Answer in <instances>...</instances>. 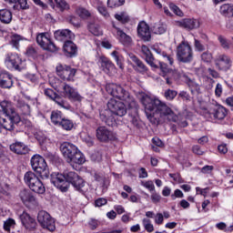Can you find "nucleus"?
I'll use <instances>...</instances> for the list:
<instances>
[{"instance_id":"obj_1","label":"nucleus","mask_w":233,"mask_h":233,"mask_svg":"<svg viewBox=\"0 0 233 233\" xmlns=\"http://www.w3.org/2000/svg\"><path fill=\"white\" fill-rule=\"evenodd\" d=\"M140 101L145 108L147 117L152 125H158L159 117H167V116H169L171 120L176 121L172 108L159 98H152L148 95H142Z\"/></svg>"},{"instance_id":"obj_2","label":"nucleus","mask_w":233,"mask_h":233,"mask_svg":"<svg viewBox=\"0 0 233 233\" xmlns=\"http://www.w3.org/2000/svg\"><path fill=\"white\" fill-rule=\"evenodd\" d=\"M51 183L61 192H67L70 184L80 194L86 192L85 180L75 171H65L63 174L53 173L51 174Z\"/></svg>"},{"instance_id":"obj_3","label":"nucleus","mask_w":233,"mask_h":233,"mask_svg":"<svg viewBox=\"0 0 233 233\" xmlns=\"http://www.w3.org/2000/svg\"><path fill=\"white\" fill-rule=\"evenodd\" d=\"M60 151L66 157L67 163H73L75 165H83L86 160L85 155L80 152L79 148L76 145L70 142H63L60 145Z\"/></svg>"},{"instance_id":"obj_4","label":"nucleus","mask_w":233,"mask_h":233,"mask_svg":"<svg viewBox=\"0 0 233 233\" xmlns=\"http://www.w3.org/2000/svg\"><path fill=\"white\" fill-rule=\"evenodd\" d=\"M106 90L107 94H109L113 97H116V99L127 103L128 106H136V100L134 99V96H132L130 95V92L125 89V87H123L121 85L114 83L106 84Z\"/></svg>"},{"instance_id":"obj_5","label":"nucleus","mask_w":233,"mask_h":233,"mask_svg":"<svg viewBox=\"0 0 233 233\" xmlns=\"http://www.w3.org/2000/svg\"><path fill=\"white\" fill-rule=\"evenodd\" d=\"M31 167L34 172H35L41 179H48V177H50V170L48 169L46 160L40 155L32 157Z\"/></svg>"},{"instance_id":"obj_6","label":"nucleus","mask_w":233,"mask_h":233,"mask_svg":"<svg viewBox=\"0 0 233 233\" xmlns=\"http://www.w3.org/2000/svg\"><path fill=\"white\" fill-rule=\"evenodd\" d=\"M24 181L28 188H30V190L35 194H45V192H46L45 184H43V181H41L39 177L33 171H27L24 175Z\"/></svg>"},{"instance_id":"obj_7","label":"nucleus","mask_w":233,"mask_h":233,"mask_svg":"<svg viewBox=\"0 0 233 233\" xmlns=\"http://www.w3.org/2000/svg\"><path fill=\"white\" fill-rule=\"evenodd\" d=\"M53 88H55L58 94H62L64 97H66L70 101H81L83 99L81 95H79L74 87L65 82L58 80V85L54 86Z\"/></svg>"},{"instance_id":"obj_8","label":"nucleus","mask_w":233,"mask_h":233,"mask_svg":"<svg viewBox=\"0 0 233 233\" xmlns=\"http://www.w3.org/2000/svg\"><path fill=\"white\" fill-rule=\"evenodd\" d=\"M177 59L179 63H192L194 51L188 42L182 41L177 47Z\"/></svg>"},{"instance_id":"obj_9","label":"nucleus","mask_w":233,"mask_h":233,"mask_svg":"<svg viewBox=\"0 0 233 233\" xmlns=\"http://www.w3.org/2000/svg\"><path fill=\"white\" fill-rule=\"evenodd\" d=\"M21 123V116L19 113L13 115H4V116H0V125L2 128L5 130H8L12 132V130H15V127Z\"/></svg>"},{"instance_id":"obj_10","label":"nucleus","mask_w":233,"mask_h":233,"mask_svg":"<svg viewBox=\"0 0 233 233\" xmlns=\"http://www.w3.org/2000/svg\"><path fill=\"white\" fill-rule=\"evenodd\" d=\"M37 221L42 228H46L49 232H54V230H56V221H54V218H52L50 214L45 210L38 212Z\"/></svg>"},{"instance_id":"obj_11","label":"nucleus","mask_w":233,"mask_h":233,"mask_svg":"<svg viewBox=\"0 0 233 233\" xmlns=\"http://www.w3.org/2000/svg\"><path fill=\"white\" fill-rule=\"evenodd\" d=\"M36 43L43 48L44 50H47V52H57V46L50 40L48 35L46 33H41L36 36Z\"/></svg>"},{"instance_id":"obj_12","label":"nucleus","mask_w":233,"mask_h":233,"mask_svg":"<svg viewBox=\"0 0 233 233\" xmlns=\"http://www.w3.org/2000/svg\"><path fill=\"white\" fill-rule=\"evenodd\" d=\"M107 108L113 112L115 116H119V117L127 116V106H125V103L116 100L115 98L109 99Z\"/></svg>"},{"instance_id":"obj_13","label":"nucleus","mask_w":233,"mask_h":233,"mask_svg":"<svg viewBox=\"0 0 233 233\" xmlns=\"http://www.w3.org/2000/svg\"><path fill=\"white\" fill-rule=\"evenodd\" d=\"M76 72L77 69L72 68L70 66L58 65L56 66L57 76L66 81H74Z\"/></svg>"},{"instance_id":"obj_14","label":"nucleus","mask_w":233,"mask_h":233,"mask_svg":"<svg viewBox=\"0 0 233 233\" xmlns=\"http://www.w3.org/2000/svg\"><path fill=\"white\" fill-rule=\"evenodd\" d=\"M19 219L22 223V226L28 232H35V230H37V221H35V218L30 216V214H28L26 211H24L19 216Z\"/></svg>"},{"instance_id":"obj_15","label":"nucleus","mask_w":233,"mask_h":233,"mask_svg":"<svg viewBox=\"0 0 233 233\" xmlns=\"http://www.w3.org/2000/svg\"><path fill=\"white\" fill-rule=\"evenodd\" d=\"M96 139L101 143H108L116 139V135L106 127H99L96 128Z\"/></svg>"},{"instance_id":"obj_16","label":"nucleus","mask_w":233,"mask_h":233,"mask_svg":"<svg viewBox=\"0 0 233 233\" xmlns=\"http://www.w3.org/2000/svg\"><path fill=\"white\" fill-rule=\"evenodd\" d=\"M208 114H209V116H213L215 119L221 121L227 117L228 110L221 105H212L209 106Z\"/></svg>"},{"instance_id":"obj_17","label":"nucleus","mask_w":233,"mask_h":233,"mask_svg":"<svg viewBox=\"0 0 233 233\" xmlns=\"http://www.w3.org/2000/svg\"><path fill=\"white\" fill-rule=\"evenodd\" d=\"M5 63H7L11 68H15V70H18L19 72L23 70V59H21V56L17 54H7Z\"/></svg>"},{"instance_id":"obj_18","label":"nucleus","mask_w":233,"mask_h":233,"mask_svg":"<svg viewBox=\"0 0 233 233\" xmlns=\"http://www.w3.org/2000/svg\"><path fill=\"white\" fill-rule=\"evenodd\" d=\"M215 66L218 70L227 72L228 70H230V66H232V60L230 59V56L227 55H220L216 58Z\"/></svg>"},{"instance_id":"obj_19","label":"nucleus","mask_w":233,"mask_h":233,"mask_svg":"<svg viewBox=\"0 0 233 233\" xmlns=\"http://www.w3.org/2000/svg\"><path fill=\"white\" fill-rule=\"evenodd\" d=\"M129 121L131 125L137 129L141 128V120L137 112V103L135 102V106H129Z\"/></svg>"},{"instance_id":"obj_20","label":"nucleus","mask_w":233,"mask_h":233,"mask_svg":"<svg viewBox=\"0 0 233 233\" xmlns=\"http://www.w3.org/2000/svg\"><path fill=\"white\" fill-rule=\"evenodd\" d=\"M141 52L145 61L147 63V65H149V66H151V68H159V66H157V60H156L148 46H142Z\"/></svg>"},{"instance_id":"obj_21","label":"nucleus","mask_w":233,"mask_h":233,"mask_svg":"<svg viewBox=\"0 0 233 233\" xmlns=\"http://www.w3.org/2000/svg\"><path fill=\"white\" fill-rule=\"evenodd\" d=\"M177 26L180 28H185L186 30H196L199 28V20L195 18H184L177 22Z\"/></svg>"},{"instance_id":"obj_22","label":"nucleus","mask_w":233,"mask_h":233,"mask_svg":"<svg viewBox=\"0 0 233 233\" xmlns=\"http://www.w3.org/2000/svg\"><path fill=\"white\" fill-rule=\"evenodd\" d=\"M113 112L107 107V109H104L100 111V119L107 125V127L116 126V116Z\"/></svg>"},{"instance_id":"obj_23","label":"nucleus","mask_w":233,"mask_h":233,"mask_svg":"<svg viewBox=\"0 0 233 233\" xmlns=\"http://www.w3.org/2000/svg\"><path fill=\"white\" fill-rule=\"evenodd\" d=\"M129 58L135 64L133 68L136 70V72L142 75L148 74V67L145 65V63H143V61H141V59L136 56V55L132 53L129 54Z\"/></svg>"},{"instance_id":"obj_24","label":"nucleus","mask_w":233,"mask_h":233,"mask_svg":"<svg viewBox=\"0 0 233 233\" xmlns=\"http://www.w3.org/2000/svg\"><path fill=\"white\" fill-rule=\"evenodd\" d=\"M98 63L103 72H105V74L110 75L116 72V66L107 57L100 56Z\"/></svg>"},{"instance_id":"obj_25","label":"nucleus","mask_w":233,"mask_h":233,"mask_svg":"<svg viewBox=\"0 0 233 233\" xmlns=\"http://www.w3.org/2000/svg\"><path fill=\"white\" fill-rule=\"evenodd\" d=\"M11 152L16 154L17 156H25L30 152L28 146L25 145L23 142H15L9 146Z\"/></svg>"},{"instance_id":"obj_26","label":"nucleus","mask_w":233,"mask_h":233,"mask_svg":"<svg viewBox=\"0 0 233 233\" xmlns=\"http://www.w3.org/2000/svg\"><path fill=\"white\" fill-rule=\"evenodd\" d=\"M137 35L143 41H150L152 35H150V27L146 22H140L137 25Z\"/></svg>"},{"instance_id":"obj_27","label":"nucleus","mask_w":233,"mask_h":233,"mask_svg":"<svg viewBox=\"0 0 233 233\" xmlns=\"http://www.w3.org/2000/svg\"><path fill=\"white\" fill-rule=\"evenodd\" d=\"M63 50L66 57H76L77 56V46L72 40H66L64 43Z\"/></svg>"},{"instance_id":"obj_28","label":"nucleus","mask_w":233,"mask_h":233,"mask_svg":"<svg viewBox=\"0 0 233 233\" xmlns=\"http://www.w3.org/2000/svg\"><path fill=\"white\" fill-rule=\"evenodd\" d=\"M56 41H69L68 39H74L75 35L69 29H59L54 33Z\"/></svg>"},{"instance_id":"obj_29","label":"nucleus","mask_w":233,"mask_h":233,"mask_svg":"<svg viewBox=\"0 0 233 233\" xmlns=\"http://www.w3.org/2000/svg\"><path fill=\"white\" fill-rule=\"evenodd\" d=\"M186 85H187L188 88L190 89L191 94H200L201 88L199 85L196 83V80L192 79L188 75L183 73L182 76Z\"/></svg>"},{"instance_id":"obj_30","label":"nucleus","mask_w":233,"mask_h":233,"mask_svg":"<svg viewBox=\"0 0 233 233\" xmlns=\"http://www.w3.org/2000/svg\"><path fill=\"white\" fill-rule=\"evenodd\" d=\"M19 198L25 204L32 203L33 205H37V199L30 189H22L19 193Z\"/></svg>"},{"instance_id":"obj_31","label":"nucleus","mask_w":233,"mask_h":233,"mask_svg":"<svg viewBox=\"0 0 233 233\" xmlns=\"http://www.w3.org/2000/svg\"><path fill=\"white\" fill-rule=\"evenodd\" d=\"M0 106L3 110L4 116L18 114L17 111H15V107L14 106V104H12V102L8 100L1 101Z\"/></svg>"},{"instance_id":"obj_32","label":"nucleus","mask_w":233,"mask_h":233,"mask_svg":"<svg viewBox=\"0 0 233 233\" xmlns=\"http://www.w3.org/2000/svg\"><path fill=\"white\" fill-rule=\"evenodd\" d=\"M14 86V80H12V76L7 73L0 74V86L1 88H10Z\"/></svg>"},{"instance_id":"obj_33","label":"nucleus","mask_w":233,"mask_h":233,"mask_svg":"<svg viewBox=\"0 0 233 233\" xmlns=\"http://www.w3.org/2000/svg\"><path fill=\"white\" fill-rule=\"evenodd\" d=\"M116 29L118 39L120 43H122V45L128 46L132 44V37H130V35H127V33L123 32V30H121L120 28L116 27Z\"/></svg>"},{"instance_id":"obj_34","label":"nucleus","mask_w":233,"mask_h":233,"mask_svg":"<svg viewBox=\"0 0 233 233\" xmlns=\"http://www.w3.org/2000/svg\"><path fill=\"white\" fill-rule=\"evenodd\" d=\"M153 50L156 52V54L164 57V59H166V61H167L171 66L174 65V56L172 55H167L165 50L157 46H154Z\"/></svg>"},{"instance_id":"obj_35","label":"nucleus","mask_w":233,"mask_h":233,"mask_svg":"<svg viewBox=\"0 0 233 233\" xmlns=\"http://www.w3.org/2000/svg\"><path fill=\"white\" fill-rule=\"evenodd\" d=\"M0 21L4 25H10V23H12V11L8 9H1Z\"/></svg>"},{"instance_id":"obj_36","label":"nucleus","mask_w":233,"mask_h":233,"mask_svg":"<svg viewBox=\"0 0 233 233\" xmlns=\"http://www.w3.org/2000/svg\"><path fill=\"white\" fill-rule=\"evenodd\" d=\"M50 6L54 7V3H56V8L60 10V12H65V10H70V5L66 3L65 0H48Z\"/></svg>"},{"instance_id":"obj_37","label":"nucleus","mask_w":233,"mask_h":233,"mask_svg":"<svg viewBox=\"0 0 233 233\" xmlns=\"http://www.w3.org/2000/svg\"><path fill=\"white\" fill-rule=\"evenodd\" d=\"M219 12L224 17H233V5L223 4L219 8Z\"/></svg>"},{"instance_id":"obj_38","label":"nucleus","mask_w":233,"mask_h":233,"mask_svg":"<svg viewBox=\"0 0 233 233\" xmlns=\"http://www.w3.org/2000/svg\"><path fill=\"white\" fill-rule=\"evenodd\" d=\"M53 101H55V103L58 105V106H61L66 110H70L72 108V106H70V104L66 100L63 99V96H59L58 94L55 96Z\"/></svg>"},{"instance_id":"obj_39","label":"nucleus","mask_w":233,"mask_h":233,"mask_svg":"<svg viewBox=\"0 0 233 233\" xmlns=\"http://www.w3.org/2000/svg\"><path fill=\"white\" fill-rule=\"evenodd\" d=\"M111 56L114 57L117 66L120 70H125V58L117 51H113Z\"/></svg>"},{"instance_id":"obj_40","label":"nucleus","mask_w":233,"mask_h":233,"mask_svg":"<svg viewBox=\"0 0 233 233\" xmlns=\"http://www.w3.org/2000/svg\"><path fill=\"white\" fill-rule=\"evenodd\" d=\"M64 118L65 117H63V113L61 111H53L51 113V122L56 127H58Z\"/></svg>"},{"instance_id":"obj_41","label":"nucleus","mask_w":233,"mask_h":233,"mask_svg":"<svg viewBox=\"0 0 233 233\" xmlns=\"http://www.w3.org/2000/svg\"><path fill=\"white\" fill-rule=\"evenodd\" d=\"M151 30L153 34L161 35L167 32V25L165 24L157 23L152 27Z\"/></svg>"},{"instance_id":"obj_42","label":"nucleus","mask_w":233,"mask_h":233,"mask_svg":"<svg viewBox=\"0 0 233 233\" xmlns=\"http://www.w3.org/2000/svg\"><path fill=\"white\" fill-rule=\"evenodd\" d=\"M218 40L220 44V46L224 49V50H230V46L232 45V43L230 42V40L227 39V37H225L224 35H219L218 36Z\"/></svg>"},{"instance_id":"obj_43","label":"nucleus","mask_w":233,"mask_h":233,"mask_svg":"<svg viewBox=\"0 0 233 233\" xmlns=\"http://www.w3.org/2000/svg\"><path fill=\"white\" fill-rule=\"evenodd\" d=\"M58 127H61L63 130L70 131L72 128H74V122L68 118L64 117Z\"/></svg>"},{"instance_id":"obj_44","label":"nucleus","mask_w":233,"mask_h":233,"mask_svg":"<svg viewBox=\"0 0 233 233\" xmlns=\"http://www.w3.org/2000/svg\"><path fill=\"white\" fill-rule=\"evenodd\" d=\"M25 54L28 57H32V59H37L39 57V50L34 46H28L26 48Z\"/></svg>"},{"instance_id":"obj_45","label":"nucleus","mask_w":233,"mask_h":233,"mask_svg":"<svg viewBox=\"0 0 233 233\" xmlns=\"http://www.w3.org/2000/svg\"><path fill=\"white\" fill-rule=\"evenodd\" d=\"M177 96V91L174 89H166L164 91V97L167 99V101H174L176 97Z\"/></svg>"},{"instance_id":"obj_46","label":"nucleus","mask_w":233,"mask_h":233,"mask_svg":"<svg viewBox=\"0 0 233 233\" xmlns=\"http://www.w3.org/2000/svg\"><path fill=\"white\" fill-rule=\"evenodd\" d=\"M77 15L81 17V19H88L90 17L91 14L89 10H86L85 7H78L76 10Z\"/></svg>"},{"instance_id":"obj_47","label":"nucleus","mask_w":233,"mask_h":233,"mask_svg":"<svg viewBox=\"0 0 233 233\" xmlns=\"http://www.w3.org/2000/svg\"><path fill=\"white\" fill-rule=\"evenodd\" d=\"M89 31L91 32V34H93V35H103V31H101V28H99L98 25L90 24Z\"/></svg>"},{"instance_id":"obj_48","label":"nucleus","mask_w":233,"mask_h":233,"mask_svg":"<svg viewBox=\"0 0 233 233\" xmlns=\"http://www.w3.org/2000/svg\"><path fill=\"white\" fill-rule=\"evenodd\" d=\"M18 106L24 116H30V106L25 102H19Z\"/></svg>"},{"instance_id":"obj_49","label":"nucleus","mask_w":233,"mask_h":233,"mask_svg":"<svg viewBox=\"0 0 233 233\" xmlns=\"http://www.w3.org/2000/svg\"><path fill=\"white\" fill-rule=\"evenodd\" d=\"M123 5H125V0H107L109 8H117L118 6H123Z\"/></svg>"},{"instance_id":"obj_50","label":"nucleus","mask_w":233,"mask_h":233,"mask_svg":"<svg viewBox=\"0 0 233 233\" xmlns=\"http://www.w3.org/2000/svg\"><path fill=\"white\" fill-rule=\"evenodd\" d=\"M115 19H116V21H119V23H122L123 25L128 23V21H130V17H128V15H125V13H121L119 14H116L115 15Z\"/></svg>"},{"instance_id":"obj_51","label":"nucleus","mask_w":233,"mask_h":233,"mask_svg":"<svg viewBox=\"0 0 233 233\" xmlns=\"http://www.w3.org/2000/svg\"><path fill=\"white\" fill-rule=\"evenodd\" d=\"M23 40V37L19 35H13L11 37V45L15 48H19V42Z\"/></svg>"},{"instance_id":"obj_52","label":"nucleus","mask_w":233,"mask_h":233,"mask_svg":"<svg viewBox=\"0 0 233 233\" xmlns=\"http://www.w3.org/2000/svg\"><path fill=\"white\" fill-rule=\"evenodd\" d=\"M12 227H15V220L14 218H8L4 222V229L6 230V232H10Z\"/></svg>"},{"instance_id":"obj_53","label":"nucleus","mask_w":233,"mask_h":233,"mask_svg":"<svg viewBox=\"0 0 233 233\" xmlns=\"http://www.w3.org/2000/svg\"><path fill=\"white\" fill-rule=\"evenodd\" d=\"M44 95L53 101L57 93H56L52 88H46L44 90Z\"/></svg>"},{"instance_id":"obj_54","label":"nucleus","mask_w":233,"mask_h":233,"mask_svg":"<svg viewBox=\"0 0 233 233\" xmlns=\"http://www.w3.org/2000/svg\"><path fill=\"white\" fill-rule=\"evenodd\" d=\"M142 187H145V188H147V190H149V192H154V190L156 189V187L154 186V182H152L151 180L148 181H142L141 182Z\"/></svg>"},{"instance_id":"obj_55","label":"nucleus","mask_w":233,"mask_h":233,"mask_svg":"<svg viewBox=\"0 0 233 233\" xmlns=\"http://www.w3.org/2000/svg\"><path fill=\"white\" fill-rule=\"evenodd\" d=\"M169 8L176 14V15H178V17H183V15H184L183 11H181V9H179V7H177V5L171 4L169 5Z\"/></svg>"},{"instance_id":"obj_56","label":"nucleus","mask_w":233,"mask_h":233,"mask_svg":"<svg viewBox=\"0 0 233 233\" xmlns=\"http://www.w3.org/2000/svg\"><path fill=\"white\" fill-rule=\"evenodd\" d=\"M201 59L204 61V63H210L212 61V54L209 52H204L201 55Z\"/></svg>"},{"instance_id":"obj_57","label":"nucleus","mask_w":233,"mask_h":233,"mask_svg":"<svg viewBox=\"0 0 233 233\" xmlns=\"http://www.w3.org/2000/svg\"><path fill=\"white\" fill-rule=\"evenodd\" d=\"M168 76H171V77L175 79V81H177V79H181V77L183 78V74L177 71H170L168 72Z\"/></svg>"},{"instance_id":"obj_58","label":"nucleus","mask_w":233,"mask_h":233,"mask_svg":"<svg viewBox=\"0 0 233 233\" xmlns=\"http://www.w3.org/2000/svg\"><path fill=\"white\" fill-rule=\"evenodd\" d=\"M185 195L183 194V191L181 189H176L174 194L171 195V199L174 201L177 198H184Z\"/></svg>"},{"instance_id":"obj_59","label":"nucleus","mask_w":233,"mask_h":233,"mask_svg":"<svg viewBox=\"0 0 233 233\" xmlns=\"http://www.w3.org/2000/svg\"><path fill=\"white\" fill-rule=\"evenodd\" d=\"M195 48L198 52H203L205 50V46L202 45L201 41L195 39Z\"/></svg>"},{"instance_id":"obj_60","label":"nucleus","mask_w":233,"mask_h":233,"mask_svg":"<svg viewBox=\"0 0 233 233\" xmlns=\"http://www.w3.org/2000/svg\"><path fill=\"white\" fill-rule=\"evenodd\" d=\"M164 219H165V218H163V214L157 213V214L155 216V223H156V225H163Z\"/></svg>"},{"instance_id":"obj_61","label":"nucleus","mask_w":233,"mask_h":233,"mask_svg":"<svg viewBox=\"0 0 233 233\" xmlns=\"http://www.w3.org/2000/svg\"><path fill=\"white\" fill-rule=\"evenodd\" d=\"M151 201L153 203H159V201H161V195H159L156 191H154L151 195Z\"/></svg>"},{"instance_id":"obj_62","label":"nucleus","mask_w":233,"mask_h":233,"mask_svg":"<svg viewBox=\"0 0 233 233\" xmlns=\"http://www.w3.org/2000/svg\"><path fill=\"white\" fill-rule=\"evenodd\" d=\"M178 97L183 99V101H190V95L188 93H187V91H181L178 94Z\"/></svg>"},{"instance_id":"obj_63","label":"nucleus","mask_w":233,"mask_h":233,"mask_svg":"<svg viewBox=\"0 0 233 233\" xmlns=\"http://www.w3.org/2000/svg\"><path fill=\"white\" fill-rule=\"evenodd\" d=\"M108 201L106 198H100L95 201L96 207H104Z\"/></svg>"},{"instance_id":"obj_64","label":"nucleus","mask_w":233,"mask_h":233,"mask_svg":"<svg viewBox=\"0 0 233 233\" xmlns=\"http://www.w3.org/2000/svg\"><path fill=\"white\" fill-rule=\"evenodd\" d=\"M212 170H214V166H205L201 168L200 172H202V174H210Z\"/></svg>"}]
</instances>
